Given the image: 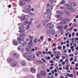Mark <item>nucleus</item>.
<instances>
[{
	"label": "nucleus",
	"instance_id": "1",
	"mask_svg": "<svg viewBox=\"0 0 78 78\" xmlns=\"http://www.w3.org/2000/svg\"><path fill=\"white\" fill-rule=\"evenodd\" d=\"M24 34L23 33L21 34H20L19 37L17 38V39L19 42V44H21L22 41H25V38L23 37Z\"/></svg>",
	"mask_w": 78,
	"mask_h": 78
},
{
	"label": "nucleus",
	"instance_id": "2",
	"mask_svg": "<svg viewBox=\"0 0 78 78\" xmlns=\"http://www.w3.org/2000/svg\"><path fill=\"white\" fill-rule=\"evenodd\" d=\"M19 5L20 6H23L25 5V2L23 0H20L19 2Z\"/></svg>",
	"mask_w": 78,
	"mask_h": 78
},
{
	"label": "nucleus",
	"instance_id": "3",
	"mask_svg": "<svg viewBox=\"0 0 78 78\" xmlns=\"http://www.w3.org/2000/svg\"><path fill=\"white\" fill-rule=\"evenodd\" d=\"M28 45L29 47H31V46H34L35 45V43H33V41H30L28 44Z\"/></svg>",
	"mask_w": 78,
	"mask_h": 78
},
{
	"label": "nucleus",
	"instance_id": "4",
	"mask_svg": "<svg viewBox=\"0 0 78 78\" xmlns=\"http://www.w3.org/2000/svg\"><path fill=\"white\" fill-rule=\"evenodd\" d=\"M17 50L18 51H20L21 52L22 51H23V50H24V48L22 47L21 46H19L17 48Z\"/></svg>",
	"mask_w": 78,
	"mask_h": 78
},
{
	"label": "nucleus",
	"instance_id": "5",
	"mask_svg": "<svg viewBox=\"0 0 78 78\" xmlns=\"http://www.w3.org/2000/svg\"><path fill=\"white\" fill-rule=\"evenodd\" d=\"M33 18H32L30 19V22L29 21H25L23 23L24 25H27L28 23L29 24V25H31V23H32V21L33 20Z\"/></svg>",
	"mask_w": 78,
	"mask_h": 78
},
{
	"label": "nucleus",
	"instance_id": "6",
	"mask_svg": "<svg viewBox=\"0 0 78 78\" xmlns=\"http://www.w3.org/2000/svg\"><path fill=\"white\" fill-rule=\"evenodd\" d=\"M11 64V66L13 67H15L17 65V62H13Z\"/></svg>",
	"mask_w": 78,
	"mask_h": 78
},
{
	"label": "nucleus",
	"instance_id": "7",
	"mask_svg": "<svg viewBox=\"0 0 78 78\" xmlns=\"http://www.w3.org/2000/svg\"><path fill=\"white\" fill-rule=\"evenodd\" d=\"M61 53L59 51H55L54 53V54L55 56H59L61 55Z\"/></svg>",
	"mask_w": 78,
	"mask_h": 78
},
{
	"label": "nucleus",
	"instance_id": "8",
	"mask_svg": "<svg viewBox=\"0 0 78 78\" xmlns=\"http://www.w3.org/2000/svg\"><path fill=\"white\" fill-rule=\"evenodd\" d=\"M13 56L15 58H19V55L17 53H14L13 54Z\"/></svg>",
	"mask_w": 78,
	"mask_h": 78
},
{
	"label": "nucleus",
	"instance_id": "9",
	"mask_svg": "<svg viewBox=\"0 0 78 78\" xmlns=\"http://www.w3.org/2000/svg\"><path fill=\"white\" fill-rule=\"evenodd\" d=\"M14 61V59L13 58H11L8 59L7 61L9 63H11V62H13Z\"/></svg>",
	"mask_w": 78,
	"mask_h": 78
},
{
	"label": "nucleus",
	"instance_id": "10",
	"mask_svg": "<svg viewBox=\"0 0 78 78\" xmlns=\"http://www.w3.org/2000/svg\"><path fill=\"white\" fill-rule=\"evenodd\" d=\"M41 75L43 76H46V73L45 71H42L41 72Z\"/></svg>",
	"mask_w": 78,
	"mask_h": 78
},
{
	"label": "nucleus",
	"instance_id": "11",
	"mask_svg": "<svg viewBox=\"0 0 78 78\" xmlns=\"http://www.w3.org/2000/svg\"><path fill=\"white\" fill-rule=\"evenodd\" d=\"M49 15L48 13L46 12L44 14V17L45 19H47Z\"/></svg>",
	"mask_w": 78,
	"mask_h": 78
},
{
	"label": "nucleus",
	"instance_id": "12",
	"mask_svg": "<svg viewBox=\"0 0 78 78\" xmlns=\"http://www.w3.org/2000/svg\"><path fill=\"white\" fill-rule=\"evenodd\" d=\"M30 71L32 73H35L36 72V69L32 67L30 69Z\"/></svg>",
	"mask_w": 78,
	"mask_h": 78
},
{
	"label": "nucleus",
	"instance_id": "13",
	"mask_svg": "<svg viewBox=\"0 0 78 78\" xmlns=\"http://www.w3.org/2000/svg\"><path fill=\"white\" fill-rule=\"evenodd\" d=\"M12 43L15 45H19V43H18V42L17 41H13Z\"/></svg>",
	"mask_w": 78,
	"mask_h": 78
},
{
	"label": "nucleus",
	"instance_id": "14",
	"mask_svg": "<svg viewBox=\"0 0 78 78\" xmlns=\"http://www.w3.org/2000/svg\"><path fill=\"white\" fill-rule=\"evenodd\" d=\"M27 42L26 41L23 42L22 44V45L23 47H24L26 45H27Z\"/></svg>",
	"mask_w": 78,
	"mask_h": 78
},
{
	"label": "nucleus",
	"instance_id": "15",
	"mask_svg": "<svg viewBox=\"0 0 78 78\" xmlns=\"http://www.w3.org/2000/svg\"><path fill=\"white\" fill-rule=\"evenodd\" d=\"M23 12L25 13H30L31 12V10H23Z\"/></svg>",
	"mask_w": 78,
	"mask_h": 78
},
{
	"label": "nucleus",
	"instance_id": "16",
	"mask_svg": "<svg viewBox=\"0 0 78 78\" xmlns=\"http://www.w3.org/2000/svg\"><path fill=\"white\" fill-rule=\"evenodd\" d=\"M30 19V17L28 16V15H26L25 20L27 21Z\"/></svg>",
	"mask_w": 78,
	"mask_h": 78
},
{
	"label": "nucleus",
	"instance_id": "17",
	"mask_svg": "<svg viewBox=\"0 0 78 78\" xmlns=\"http://www.w3.org/2000/svg\"><path fill=\"white\" fill-rule=\"evenodd\" d=\"M21 64H23V66H26V62L25 61H23L22 62H20Z\"/></svg>",
	"mask_w": 78,
	"mask_h": 78
},
{
	"label": "nucleus",
	"instance_id": "18",
	"mask_svg": "<svg viewBox=\"0 0 78 78\" xmlns=\"http://www.w3.org/2000/svg\"><path fill=\"white\" fill-rule=\"evenodd\" d=\"M30 56L31 57V59H32V60H34L35 59V57H34V55L32 54Z\"/></svg>",
	"mask_w": 78,
	"mask_h": 78
},
{
	"label": "nucleus",
	"instance_id": "19",
	"mask_svg": "<svg viewBox=\"0 0 78 78\" xmlns=\"http://www.w3.org/2000/svg\"><path fill=\"white\" fill-rule=\"evenodd\" d=\"M29 38L30 39V41H33V37L31 36V35H29Z\"/></svg>",
	"mask_w": 78,
	"mask_h": 78
},
{
	"label": "nucleus",
	"instance_id": "20",
	"mask_svg": "<svg viewBox=\"0 0 78 78\" xmlns=\"http://www.w3.org/2000/svg\"><path fill=\"white\" fill-rule=\"evenodd\" d=\"M64 12H65V13H66L67 15H70V13H69L67 10H64Z\"/></svg>",
	"mask_w": 78,
	"mask_h": 78
},
{
	"label": "nucleus",
	"instance_id": "21",
	"mask_svg": "<svg viewBox=\"0 0 78 78\" xmlns=\"http://www.w3.org/2000/svg\"><path fill=\"white\" fill-rule=\"evenodd\" d=\"M58 29H59V30H60V29H62L63 28H64V26H58L57 27Z\"/></svg>",
	"mask_w": 78,
	"mask_h": 78
},
{
	"label": "nucleus",
	"instance_id": "22",
	"mask_svg": "<svg viewBox=\"0 0 78 78\" xmlns=\"http://www.w3.org/2000/svg\"><path fill=\"white\" fill-rule=\"evenodd\" d=\"M65 3L66 1H65L62 0L60 3H59V5H62L63 4H64V3Z\"/></svg>",
	"mask_w": 78,
	"mask_h": 78
},
{
	"label": "nucleus",
	"instance_id": "23",
	"mask_svg": "<svg viewBox=\"0 0 78 78\" xmlns=\"http://www.w3.org/2000/svg\"><path fill=\"white\" fill-rule=\"evenodd\" d=\"M26 16H23L21 17V20H25Z\"/></svg>",
	"mask_w": 78,
	"mask_h": 78
},
{
	"label": "nucleus",
	"instance_id": "24",
	"mask_svg": "<svg viewBox=\"0 0 78 78\" xmlns=\"http://www.w3.org/2000/svg\"><path fill=\"white\" fill-rule=\"evenodd\" d=\"M67 75H68L69 77H71V78L73 77V74H69L68 73H67Z\"/></svg>",
	"mask_w": 78,
	"mask_h": 78
},
{
	"label": "nucleus",
	"instance_id": "25",
	"mask_svg": "<svg viewBox=\"0 0 78 78\" xmlns=\"http://www.w3.org/2000/svg\"><path fill=\"white\" fill-rule=\"evenodd\" d=\"M70 5L73 6H76V4L74 2H72L70 3Z\"/></svg>",
	"mask_w": 78,
	"mask_h": 78
},
{
	"label": "nucleus",
	"instance_id": "26",
	"mask_svg": "<svg viewBox=\"0 0 78 78\" xmlns=\"http://www.w3.org/2000/svg\"><path fill=\"white\" fill-rule=\"evenodd\" d=\"M30 56V55H29V54H28V53H25V57L26 58L28 57V56Z\"/></svg>",
	"mask_w": 78,
	"mask_h": 78
},
{
	"label": "nucleus",
	"instance_id": "27",
	"mask_svg": "<svg viewBox=\"0 0 78 78\" xmlns=\"http://www.w3.org/2000/svg\"><path fill=\"white\" fill-rule=\"evenodd\" d=\"M51 33L52 35H54V34H55V31L53 30H51Z\"/></svg>",
	"mask_w": 78,
	"mask_h": 78
},
{
	"label": "nucleus",
	"instance_id": "28",
	"mask_svg": "<svg viewBox=\"0 0 78 78\" xmlns=\"http://www.w3.org/2000/svg\"><path fill=\"white\" fill-rule=\"evenodd\" d=\"M50 20V19L49 18H48L45 20V22H49Z\"/></svg>",
	"mask_w": 78,
	"mask_h": 78
},
{
	"label": "nucleus",
	"instance_id": "29",
	"mask_svg": "<svg viewBox=\"0 0 78 78\" xmlns=\"http://www.w3.org/2000/svg\"><path fill=\"white\" fill-rule=\"evenodd\" d=\"M72 8L71 6H68L66 8V9H69V10L72 9Z\"/></svg>",
	"mask_w": 78,
	"mask_h": 78
},
{
	"label": "nucleus",
	"instance_id": "30",
	"mask_svg": "<svg viewBox=\"0 0 78 78\" xmlns=\"http://www.w3.org/2000/svg\"><path fill=\"white\" fill-rule=\"evenodd\" d=\"M31 55H29L27 57V60L30 61V60H31Z\"/></svg>",
	"mask_w": 78,
	"mask_h": 78
},
{
	"label": "nucleus",
	"instance_id": "31",
	"mask_svg": "<svg viewBox=\"0 0 78 78\" xmlns=\"http://www.w3.org/2000/svg\"><path fill=\"white\" fill-rule=\"evenodd\" d=\"M58 13L59 14H60V15H62V14H64V12L61 11H59V12H58Z\"/></svg>",
	"mask_w": 78,
	"mask_h": 78
},
{
	"label": "nucleus",
	"instance_id": "32",
	"mask_svg": "<svg viewBox=\"0 0 78 78\" xmlns=\"http://www.w3.org/2000/svg\"><path fill=\"white\" fill-rule=\"evenodd\" d=\"M25 31V30H19V32L20 33H24Z\"/></svg>",
	"mask_w": 78,
	"mask_h": 78
},
{
	"label": "nucleus",
	"instance_id": "33",
	"mask_svg": "<svg viewBox=\"0 0 78 78\" xmlns=\"http://www.w3.org/2000/svg\"><path fill=\"white\" fill-rule=\"evenodd\" d=\"M48 14L50 13V15H51V12L50 11V10H46Z\"/></svg>",
	"mask_w": 78,
	"mask_h": 78
},
{
	"label": "nucleus",
	"instance_id": "34",
	"mask_svg": "<svg viewBox=\"0 0 78 78\" xmlns=\"http://www.w3.org/2000/svg\"><path fill=\"white\" fill-rule=\"evenodd\" d=\"M65 8L66 7L64 6H60L59 7V9H65Z\"/></svg>",
	"mask_w": 78,
	"mask_h": 78
},
{
	"label": "nucleus",
	"instance_id": "35",
	"mask_svg": "<svg viewBox=\"0 0 78 78\" xmlns=\"http://www.w3.org/2000/svg\"><path fill=\"white\" fill-rule=\"evenodd\" d=\"M19 28L21 30H23V29L25 28V27H24L23 26H21Z\"/></svg>",
	"mask_w": 78,
	"mask_h": 78
},
{
	"label": "nucleus",
	"instance_id": "36",
	"mask_svg": "<svg viewBox=\"0 0 78 78\" xmlns=\"http://www.w3.org/2000/svg\"><path fill=\"white\" fill-rule=\"evenodd\" d=\"M24 1L26 3H30V2L31 1V0H24Z\"/></svg>",
	"mask_w": 78,
	"mask_h": 78
},
{
	"label": "nucleus",
	"instance_id": "37",
	"mask_svg": "<svg viewBox=\"0 0 78 78\" xmlns=\"http://www.w3.org/2000/svg\"><path fill=\"white\" fill-rule=\"evenodd\" d=\"M27 52L28 53H29V54H31V53H32V51L30 50L27 51Z\"/></svg>",
	"mask_w": 78,
	"mask_h": 78
},
{
	"label": "nucleus",
	"instance_id": "38",
	"mask_svg": "<svg viewBox=\"0 0 78 78\" xmlns=\"http://www.w3.org/2000/svg\"><path fill=\"white\" fill-rule=\"evenodd\" d=\"M51 25V23H48V24H47L46 25V27H50V26Z\"/></svg>",
	"mask_w": 78,
	"mask_h": 78
},
{
	"label": "nucleus",
	"instance_id": "39",
	"mask_svg": "<svg viewBox=\"0 0 78 78\" xmlns=\"http://www.w3.org/2000/svg\"><path fill=\"white\" fill-rule=\"evenodd\" d=\"M41 25H42V24L41 23L39 24L37 27V28H39L41 27Z\"/></svg>",
	"mask_w": 78,
	"mask_h": 78
},
{
	"label": "nucleus",
	"instance_id": "40",
	"mask_svg": "<svg viewBox=\"0 0 78 78\" xmlns=\"http://www.w3.org/2000/svg\"><path fill=\"white\" fill-rule=\"evenodd\" d=\"M26 50L27 51H28V50H29V46H27L26 47Z\"/></svg>",
	"mask_w": 78,
	"mask_h": 78
},
{
	"label": "nucleus",
	"instance_id": "41",
	"mask_svg": "<svg viewBox=\"0 0 78 78\" xmlns=\"http://www.w3.org/2000/svg\"><path fill=\"white\" fill-rule=\"evenodd\" d=\"M37 42V39H36V38H35L34 39V43H36Z\"/></svg>",
	"mask_w": 78,
	"mask_h": 78
},
{
	"label": "nucleus",
	"instance_id": "42",
	"mask_svg": "<svg viewBox=\"0 0 78 78\" xmlns=\"http://www.w3.org/2000/svg\"><path fill=\"white\" fill-rule=\"evenodd\" d=\"M61 17V15H56L55 16V17L57 18V19H58V18H59V17Z\"/></svg>",
	"mask_w": 78,
	"mask_h": 78
},
{
	"label": "nucleus",
	"instance_id": "43",
	"mask_svg": "<svg viewBox=\"0 0 78 78\" xmlns=\"http://www.w3.org/2000/svg\"><path fill=\"white\" fill-rule=\"evenodd\" d=\"M30 29V25H28L27 26V27L26 28L27 30H28V29Z\"/></svg>",
	"mask_w": 78,
	"mask_h": 78
},
{
	"label": "nucleus",
	"instance_id": "44",
	"mask_svg": "<svg viewBox=\"0 0 78 78\" xmlns=\"http://www.w3.org/2000/svg\"><path fill=\"white\" fill-rule=\"evenodd\" d=\"M67 28V25H66L64 27V30H66Z\"/></svg>",
	"mask_w": 78,
	"mask_h": 78
},
{
	"label": "nucleus",
	"instance_id": "45",
	"mask_svg": "<svg viewBox=\"0 0 78 78\" xmlns=\"http://www.w3.org/2000/svg\"><path fill=\"white\" fill-rule=\"evenodd\" d=\"M41 60L43 61V62H44L45 63H46V61H45V59H44V58H41Z\"/></svg>",
	"mask_w": 78,
	"mask_h": 78
},
{
	"label": "nucleus",
	"instance_id": "46",
	"mask_svg": "<svg viewBox=\"0 0 78 78\" xmlns=\"http://www.w3.org/2000/svg\"><path fill=\"white\" fill-rule=\"evenodd\" d=\"M52 28H53V26H51L49 28V29L50 30H52Z\"/></svg>",
	"mask_w": 78,
	"mask_h": 78
},
{
	"label": "nucleus",
	"instance_id": "47",
	"mask_svg": "<svg viewBox=\"0 0 78 78\" xmlns=\"http://www.w3.org/2000/svg\"><path fill=\"white\" fill-rule=\"evenodd\" d=\"M60 23L61 24H65L66 23H64L63 21H62L60 22Z\"/></svg>",
	"mask_w": 78,
	"mask_h": 78
},
{
	"label": "nucleus",
	"instance_id": "48",
	"mask_svg": "<svg viewBox=\"0 0 78 78\" xmlns=\"http://www.w3.org/2000/svg\"><path fill=\"white\" fill-rule=\"evenodd\" d=\"M57 48L59 49V50H61V46H58L57 47Z\"/></svg>",
	"mask_w": 78,
	"mask_h": 78
},
{
	"label": "nucleus",
	"instance_id": "49",
	"mask_svg": "<svg viewBox=\"0 0 78 78\" xmlns=\"http://www.w3.org/2000/svg\"><path fill=\"white\" fill-rule=\"evenodd\" d=\"M60 57L59 56H56L55 57L56 59H59Z\"/></svg>",
	"mask_w": 78,
	"mask_h": 78
},
{
	"label": "nucleus",
	"instance_id": "50",
	"mask_svg": "<svg viewBox=\"0 0 78 78\" xmlns=\"http://www.w3.org/2000/svg\"><path fill=\"white\" fill-rule=\"evenodd\" d=\"M47 33L48 34H50V31L49 30H47Z\"/></svg>",
	"mask_w": 78,
	"mask_h": 78
},
{
	"label": "nucleus",
	"instance_id": "51",
	"mask_svg": "<svg viewBox=\"0 0 78 78\" xmlns=\"http://www.w3.org/2000/svg\"><path fill=\"white\" fill-rule=\"evenodd\" d=\"M66 46L65 45L63 46V50H65V49L66 48Z\"/></svg>",
	"mask_w": 78,
	"mask_h": 78
},
{
	"label": "nucleus",
	"instance_id": "52",
	"mask_svg": "<svg viewBox=\"0 0 78 78\" xmlns=\"http://www.w3.org/2000/svg\"><path fill=\"white\" fill-rule=\"evenodd\" d=\"M73 60V58L72 57L70 59V61H72Z\"/></svg>",
	"mask_w": 78,
	"mask_h": 78
},
{
	"label": "nucleus",
	"instance_id": "53",
	"mask_svg": "<svg viewBox=\"0 0 78 78\" xmlns=\"http://www.w3.org/2000/svg\"><path fill=\"white\" fill-rule=\"evenodd\" d=\"M53 69V66H51V67H49V69L50 70H51Z\"/></svg>",
	"mask_w": 78,
	"mask_h": 78
},
{
	"label": "nucleus",
	"instance_id": "54",
	"mask_svg": "<svg viewBox=\"0 0 78 78\" xmlns=\"http://www.w3.org/2000/svg\"><path fill=\"white\" fill-rule=\"evenodd\" d=\"M48 41H49V42L51 41V38H48Z\"/></svg>",
	"mask_w": 78,
	"mask_h": 78
},
{
	"label": "nucleus",
	"instance_id": "55",
	"mask_svg": "<svg viewBox=\"0 0 78 78\" xmlns=\"http://www.w3.org/2000/svg\"><path fill=\"white\" fill-rule=\"evenodd\" d=\"M63 19V18L62 17H60L59 18V20H62Z\"/></svg>",
	"mask_w": 78,
	"mask_h": 78
},
{
	"label": "nucleus",
	"instance_id": "56",
	"mask_svg": "<svg viewBox=\"0 0 78 78\" xmlns=\"http://www.w3.org/2000/svg\"><path fill=\"white\" fill-rule=\"evenodd\" d=\"M52 46H53V47H55L56 46V43H54L52 44Z\"/></svg>",
	"mask_w": 78,
	"mask_h": 78
},
{
	"label": "nucleus",
	"instance_id": "57",
	"mask_svg": "<svg viewBox=\"0 0 78 78\" xmlns=\"http://www.w3.org/2000/svg\"><path fill=\"white\" fill-rule=\"evenodd\" d=\"M30 16H34V13H32L31 12H30Z\"/></svg>",
	"mask_w": 78,
	"mask_h": 78
},
{
	"label": "nucleus",
	"instance_id": "58",
	"mask_svg": "<svg viewBox=\"0 0 78 78\" xmlns=\"http://www.w3.org/2000/svg\"><path fill=\"white\" fill-rule=\"evenodd\" d=\"M62 58L63 59H64L66 58V57H65L63 55L62 56Z\"/></svg>",
	"mask_w": 78,
	"mask_h": 78
},
{
	"label": "nucleus",
	"instance_id": "59",
	"mask_svg": "<svg viewBox=\"0 0 78 78\" xmlns=\"http://www.w3.org/2000/svg\"><path fill=\"white\" fill-rule=\"evenodd\" d=\"M43 37H44V36L42 35L40 39L41 40H42V39H43Z\"/></svg>",
	"mask_w": 78,
	"mask_h": 78
},
{
	"label": "nucleus",
	"instance_id": "60",
	"mask_svg": "<svg viewBox=\"0 0 78 78\" xmlns=\"http://www.w3.org/2000/svg\"><path fill=\"white\" fill-rule=\"evenodd\" d=\"M69 61V60L67 59H66L65 61V62H68Z\"/></svg>",
	"mask_w": 78,
	"mask_h": 78
},
{
	"label": "nucleus",
	"instance_id": "61",
	"mask_svg": "<svg viewBox=\"0 0 78 78\" xmlns=\"http://www.w3.org/2000/svg\"><path fill=\"white\" fill-rule=\"evenodd\" d=\"M54 73H55V71H54V70H52V74H54Z\"/></svg>",
	"mask_w": 78,
	"mask_h": 78
},
{
	"label": "nucleus",
	"instance_id": "62",
	"mask_svg": "<svg viewBox=\"0 0 78 78\" xmlns=\"http://www.w3.org/2000/svg\"><path fill=\"white\" fill-rule=\"evenodd\" d=\"M28 37V35H27V34H25L24 35V37L25 38H27V37Z\"/></svg>",
	"mask_w": 78,
	"mask_h": 78
},
{
	"label": "nucleus",
	"instance_id": "63",
	"mask_svg": "<svg viewBox=\"0 0 78 78\" xmlns=\"http://www.w3.org/2000/svg\"><path fill=\"white\" fill-rule=\"evenodd\" d=\"M53 60H51V61H50V63H53Z\"/></svg>",
	"mask_w": 78,
	"mask_h": 78
},
{
	"label": "nucleus",
	"instance_id": "64",
	"mask_svg": "<svg viewBox=\"0 0 78 78\" xmlns=\"http://www.w3.org/2000/svg\"><path fill=\"white\" fill-rule=\"evenodd\" d=\"M29 40H30V39L28 38H26V41H29Z\"/></svg>",
	"mask_w": 78,
	"mask_h": 78
}]
</instances>
